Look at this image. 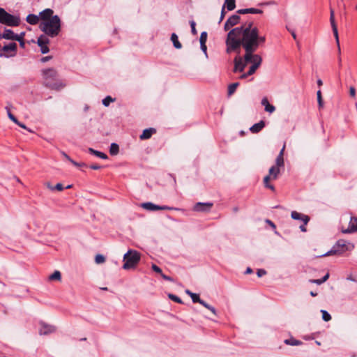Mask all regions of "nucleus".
<instances>
[{
  "mask_svg": "<svg viewBox=\"0 0 357 357\" xmlns=\"http://www.w3.org/2000/svg\"><path fill=\"white\" fill-rule=\"evenodd\" d=\"M265 42L266 36H260L258 28L253 26V22H250L232 29L228 33L226 39V51L230 53L239 50L242 46L245 52L243 57L245 63H252V65L260 66L262 58L254 52Z\"/></svg>",
  "mask_w": 357,
  "mask_h": 357,
  "instance_id": "nucleus-1",
  "label": "nucleus"
},
{
  "mask_svg": "<svg viewBox=\"0 0 357 357\" xmlns=\"http://www.w3.org/2000/svg\"><path fill=\"white\" fill-rule=\"evenodd\" d=\"M52 9L46 8L40 12V29L46 35L50 37H55L59 35L61 31V20L58 15H54Z\"/></svg>",
  "mask_w": 357,
  "mask_h": 357,
  "instance_id": "nucleus-2",
  "label": "nucleus"
},
{
  "mask_svg": "<svg viewBox=\"0 0 357 357\" xmlns=\"http://www.w3.org/2000/svg\"><path fill=\"white\" fill-rule=\"evenodd\" d=\"M45 84L46 86L54 90H60L65 86V84L57 78L58 75L56 70L48 68L43 70Z\"/></svg>",
  "mask_w": 357,
  "mask_h": 357,
  "instance_id": "nucleus-3",
  "label": "nucleus"
},
{
  "mask_svg": "<svg viewBox=\"0 0 357 357\" xmlns=\"http://www.w3.org/2000/svg\"><path fill=\"white\" fill-rule=\"evenodd\" d=\"M125 261L123 268L128 270L135 268L140 260V255L136 250H129L123 256Z\"/></svg>",
  "mask_w": 357,
  "mask_h": 357,
  "instance_id": "nucleus-4",
  "label": "nucleus"
},
{
  "mask_svg": "<svg viewBox=\"0 0 357 357\" xmlns=\"http://www.w3.org/2000/svg\"><path fill=\"white\" fill-rule=\"evenodd\" d=\"M354 245L343 239L338 240L333 246L331 250L323 255L322 256H330L333 255H340L347 250H352Z\"/></svg>",
  "mask_w": 357,
  "mask_h": 357,
  "instance_id": "nucleus-5",
  "label": "nucleus"
},
{
  "mask_svg": "<svg viewBox=\"0 0 357 357\" xmlns=\"http://www.w3.org/2000/svg\"><path fill=\"white\" fill-rule=\"evenodd\" d=\"M0 23L10 26H17L20 23V18L18 16L7 13L3 8H0Z\"/></svg>",
  "mask_w": 357,
  "mask_h": 357,
  "instance_id": "nucleus-6",
  "label": "nucleus"
},
{
  "mask_svg": "<svg viewBox=\"0 0 357 357\" xmlns=\"http://www.w3.org/2000/svg\"><path fill=\"white\" fill-rule=\"evenodd\" d=\"M17 46L15 43H10L1 46L0 45V57H13L17 54Z\"/></svg>",
  "mask_w": 357,
  "mask_h": 357,
  "instance_id": "nucleus-7",
  "label": "nucleus"
},
{
  "mask_svg": "<svg viewBox=\"0 0 357 357\" xmlns=\"http://www.w3.org/2000/svg\"><path fill=\"white\" fill-rule=\"evenodd\" d=\"M280 174V168L273 165L268 171V174L264 178V184L266 188L274 191L275 188L273 185L269 184L271 180H275L278 178Z\"/></svg>",
  "mask_w": 357,
  "mask_h": 357,
  "instance_id": "nucleus-8",
  "label": "nucleus"
},
{
  "mask_svg": "<svg viewBox=\"0 0 357 357\" xmlns=\"http://www.w3.org/2000/svg\"><path fill=\"white\" fill-rule=\"evenodd\" d=\"M330 22H331L333 32V34H334V36L335 38L337 46L338 48V52L340 53V41H339L338 31H337V24L335 23V13L333 9H331V11H330Z\"/></svg>",
  "mask_w": 357,
  "mask_h": 357,
  "instance_id": "nucleus-9",
  "label": "nucleus"
},
{
  "mask_svg": "<svg viewBox=\"0 0 357 357\" xmlns=\"http://www.w3.org/2000/svg\"><path fill=\"white\" fill-rule=\"evenodd\" d=\"M141 207L145 210L154 211L158 210H172L174 209L172 207H169L167 206H159L156 205L152 202H145L141 204Z\"/></svg>",
  "mask_w": 357,
  "mask_h": 357,
  "instance_id": "nucleus-10",
  "label": "nucleus"
},
{
  "mask_svg": "<svg viewBox=\"0 0 357 357\" xmlns=\"http://www.w3.org/2000/svg\"><path fill=\"white\" fill-rule=\"evenodd\" d=\"M50 43V40L45 36H40L37 40L38 45L40 47V52L42 54H47L49 52L50 49L47 45Z\"/></svg>",
  "mask_w": 357,
  "mask_h": 357,
  "instance_id": "nucleus-11",
  "label": "nucleus"
},
{
  "mask_svg": "<svg viewBox=\"0 0 357 357\" xmlns=\"http://www.w3.org/2000/svg\"><path fill=\"white\" fill-rule=\"evenodd\" d=\"M39 324L40 326L39 329V334L40 335H49L53 333L56 331L54 326L49 325L43 321H40Z\"/></svg>",
  "mask_w": 357,
  "mask_h": 357,
  "instance_id": "nucleus-12",
  "label": "nucleus"
},
{
  "mask_svg": "<svg viewBox=\"0 0 357 357\" xmlns=\"http://www.w3.org/2000/svg\"><path fill=\"white\" fill-rule=\"evenodd\" d=\"M213 206V203L211 202H197L193 206V211L196 212H207L209 211Z\"/></svg>",
  "mask_w": 357,
  "mask_h": 357,
  "instance_id": "nucleus-13",
  "label": "nucleus"
},
{
  "mask_svg": "<svg viewBox=\"0 0 357 357\" xmlns=\"http://www.w3.org/2000/svg\"><path fill=\"white\" fill-rule=\"evenodd\" d=\"M241 17L238 15H233L227 19L225 23L224 29L229 30L231 27L238 24L240 22Z\"/></svg>",
  "mask_w": 357,
  "mask_h": 357,
  "instance_id": "nucleus-14",
  "label": "nucleus"
},
{
  "mask_svg": "<svg viewBox=\"0 0 357 357\" xmlns=\"http://www.w3.org/2000/svg\"><path fill=\"white\" fill-rule=\"evenodd\" d=\"M234 72H242L244 70L246 64L248 63H245V61H243V58L240 56H236L234 59Z\"/></svg>",
  "mask_w": 357,
  "mask_h": 357,
  "instance_id": "nucleus-15",
  "label": "nucleus"
},
{
  "mask_svg": "<svg viewBox=\"0 0 357 357\" xmlns=\"http://www.w3.org/2000/svg\"><path fill=\"white\" fill-rule=\"evenodd\" d=\"M357 231V218L351 217L349 224V227L346 229H342V231L344 234L353 233Z\"/></svg>",
  "mask_w": 357,
  "mask_h": 357,
  "instance_id": "nucleus-16",
  "label": "nucleus"
},
{
  "mask_svg": "<svg viewBox=\"0 0 357 357\" xmlns=\"http://www.w3.org/2000/svg\"><path fill=\"white\" fill-rule=\"evenodd\" d=\"M1 38L15 40H18V34L15 33L10 29H5L4 32L0 35V39Z\"/></svg>",
  "mask_w": 357,
  "mask_h": 357,
  "instance_id": "nucleus-17",
  "label": "nucleus"
},
{
  "mask_svg": "<svg viewBox=\"0 0 357 357\" xmlns=\"http://www.w3.org/2000/svg\"><path fill=\"white\" fill-rule=\"evenodd\" d=\"M291 216L294 220H301L305 225H307L310 220V218L307 215L300 213L297 211H292Z\"/></svg>",
  "mask_w": 357,
  "mask_h": 357,
  "instance_id": "nucleus-18",
  "label": "nucleus"
},
{
  "mask_svg": "<svg viewBox=\"0 0 357 357\" xmlns=\"http://www.w3.org/2000/svg\"><path fill=\"white\" fill-rule=\"evenodd\" d=\"M10 105H8L6 107V109L7 111V114H8V118L13 121L14 122L15 124L18 125L20 127L24 128V129H26V126L20 122L17 118L10 112Z\"/></svg>",
  "mask_w": 357,
  "mask_h": 357,
  "instance_id": "nucleus-19",
  "label": "nucleus"
},
{
  "mask_svg": "<svg viewBox=\"0 0 357 357\" xmlns=\"http://www.w3.org/2000/svg\"><path fill=\"white\" fill-rule=\"evenodd\" d=\"M156 132V130L155 128H147L144 130L142 135L139 136L140 139L144 140L148 139L151 137L152 135Z\"/></svg>",
  "mask_w": 357,
  "mask_h": 357,
  "instance_id": "nucleus-20",
  "label": "nucleus"
},
{
  "mask_svg": "<svg viewBox=\"0 0 357 357\" xmlns=\"http://www.w3.org/2000/svg\"><path fill=\"white\" fill-rule=\"evenodd\" d=\"M238 14H261L263 13L262 10L250 8H244V9H239L236 11Z\"/></svg>",
  "mask_w": 357,
  "mask_h": 357,
  "instance_id": "nucleus-21",
  "label": "nucleus"
},
{
  "mask_svg": "<svg viewBox=\"0 0 357 357\" xmlns=\"http://www.w3.org/2000/svg\"><path fill=\"white\" fill-rule=\"evenodd\" d=\"M261 105L263 106H264L265 111L268 113L271 114V113L274 112L275 110V107L269 103L267 98H266V97L262 98Z\"/></svg>",
  "mask_w": 357,
  "mask_h": 357,
  "instance_id": "nucleus-22",
  "label": "nucleus"
},
{
  "mask_svg": "<svg viewBox=\"0 0 357 357\" xmlns=\"http://www.w3.org/2000/svg\"><path fill=\"white\" fill-rule=\"evenodd\" d=\"M265 126V123L264 121H260L259 122L254 124L250 127V130L252 133H258L260 132Z\"/></svg>",
  "mask_w": 357,
  "mask_h": 357,
  "instance_id": "nucleus-23",
  "label": "nucleus"
},
{
  "mask_svg": "<svg viewBox=\"0 0 357 357\" xmlns=\"http://www.w3.org/2000/svg\"><path fill=\"white\" fill-rule=\"evenodd\" d=\"M40 20V14L38 15L34 14H29L26 17V22L32 25L37 24Z\"/></svg>",
  "mask_w": 357,
  "mask_h": 357,
  "instance_id": "nucleus-24",
  "label": "nucleus"
},
{
  "mask_svg": "<svg viewBox=\"0 0 357 357\" xmlns=\"http://www.w3.org/2000/svg\"><path fill=\"white\" fill-rule=\"evenodd\" d=\"M89 152L91 153V154L95 155L96 156H97L100 158L105 159V160L107 158V155L105 153L100 152L99 151H96L92 148L89 149Z\"/></svg>",
  "mask_w": 357,
  "mask_h": 357,
  "instance_id": "nucleus-25",
  "label": "nucleus"
},
{
  "mask_svg": "<svg viewBox=\"0 0 357 357\" xmlns=\"http://www.w3.org/2000/svg\"><path fill=\"white\" fill-rule=\"evenodd\" d=\"M171 40L173 43V45L175 48L181 49L182 45L181 43L178 41V36L176 33H173L171 36Z\"/></svg>",
  "mask_w": 357,
  "mask_h": 357,
  "instance_id": "nucleus-26",
  "label": "nucleus"
},
{
  "mask_svg": "<svg viewBox=\"0 0 357 357\" xmlns=\"http://www.w3.org/2000/svg\"><path fill=\"white\" fill-rule=\"evenodd\" d=\"M329 278V273H326L321 279H312L310 280V283L317 284H321L324 282H326Z\"/></svg>",
  "mask_w": 357,
  "mask_h": 357,
  "instance_id": "nucleus-27",
  "label": "nucleus"
},
{
  "mask_svg": "<svg viewBox=\"0 0 357 357\" xmlns=\"http://www.w3.org/2000/svg\"><path fill=\"white\" fill-rule=\"evenodd\" d=\"M224 6L228 10H233L236 8L235 0H225Z\"/></svg>",
  "mask_w": 357,
  "mask_h": 357,
  "instance_id": "nucleus-28",
  "label": "nucleus"
},
{
  "mask_svg": "<svg viewBox=\"0 0 357 357\" xmlns=\"http://www.w3.org/2000/svg\"><path fill=\"white\" fill-rule=\"evenodd\" d=\"M119 145L116 143H112L110 145L109 153L112 155H115L119 153Z\"/></svg>",
  "mask_w": 357,
  "mask_h": 357,
  "instance_id": "nucleus-29",
  "label": "nucleus"
},
{
  "mask_svg": "<svg viewBox=\"0 0 357 357\" xmlns=\"http://www.w3.org/2000/svg\"><path fill=\"white\" fill-rule=\"evenodd\" d=\"M239 85L238 82H234L228 86V96H231L236 91V88Z\"/></svg>",
  "mask_w": 357,
  "mask_h": 357,
  "instance_id": "nucleus-30",
  "label": "nucleus"
},
{
  "mask_svg": "<svg viewBox=\"0 0 357 357\" xmlns=\"http://www.w3.org/2000/svg\"><path fill=\"white\" fill-rule=\"evenodd\" d=\"M284 343L288 345L291 346H298L302 344V342L299 340L291 338V339H287L284 340Z\"/></svg>",
  "mask_w": 357,
  "mask_h": 357,
  "instance_id": "nucleus-31",
  "label": "nucleus"
},
{
  "mask_svg": "<svg viewBox=\"0 0 357 357\" xmlns=\"http://www.w3.org/2000/svg\"><path fill=\"white\" fill-rule=\"evenodd\" d=\"M61 275L60 271H55L52 275L49 276L50 280H61Z\"/></svg>",
  "mask_w": 357,
  "mask_h": 357,
  "instance_id": "nucleus-32",
  "label": "nucleus"
},
{
  "mask_svg": "<svg viewBox=\"0 0 357 357\" xmlns=\"http://www.w3.org/2000/svg\"><path fill=\"white\" fill-rule=\"evenodd\" d=\"M284 158L283 156H281L280 155H278L277 158H276V160H275V165L276 167H278V168H280V167H283L284 166Z\"/></svg>",
  "mask_w": 357,
  "mask_h": 357,
  "instance_id": "nucleus-33",
  "label": "nucleus"
},
{
  "mask_svg": "<svg viewBox=\"0 0 357 357\" xmlns=\"http://www.w3.org/2000/svg\"><path fill=\"white\" fill-rule=\"evenodd\" d=\"M317 102H318L319 107V108L323 107L324 102H323V100H322L321 92L320 90H319L317 92Z\"/></svg>",
  "mask_w": 357,
  "mask_h": 357,
  "instance_id": "nucleus-34",
  "label": "nucleus"
},
{
  "mask_svg": "<svg viewBox=\"0 0 357 357\" xmlns=\"http://www.w3.org/2000/svg\"><path fill=\"white\" fill-rule=\"evenodd\" d=\"M24 34L25 33L24 32H22L20 35H18V40H16L17 41H18L20 43V45L22 48H24L25 46V43L24 40Z\"/></svg>",
  "mask_w": 357,
  "mask_h": 357,
  "instance_id": "nucleus-35",
  "label": "nucleus"
},
{
  "mask_svg": "<svg viewBox=\"0 0 357 357\" xmlns=\"http://www.w3.org/2000/svg\"><path fill=\"white\" fill-rule=\"evenodd\" d=\"M95 261L96 264H102L105 261V258L103 255L98 254L95 257Z\"/></svg>",
  "mask_w": 357,
  "mask_h": 357,
  "instance_id": "nucleus-36",
  "label": "nucleus"
},
{
  "mask_svg": "<svg viewBox=\"0 0 357 357\" xmlns=\"http://www.w3.org/2000/svg\"><path fill=\"white\" fill-rule=\"evenodd\" d=\"M114 101V99H113L112 97L110 96H107L106 98H105L103 100H102V104L103 105H105V107H108L109 105V104L112 102Z\"/></svg>",
  "mask_w": 357,
  "mask_h": 357,
  "instance_id": "nucleus-37",
  "label": "nucleus"
},
{
  "mask_svg": "<svg viewBox=\"0 0 357 357\" xmlns=\"http://www.w3.org/2000/svg\"><path fill=\"white\" fill-rule=\"evenodd\" d=\"M321 312L322 313V319L325 321H328L331 319V316L327 311L322 310Z\"/></svg>",
  "mask_w": 357,
  "mask_h": 357,
  "instance_id": "nucleus-38",
  "label": "nucleus"
},
{
  "mask_svg": "<svg viewBox=\"0 0 357 357\" xmlns=\"http://www.w3.org/2000/svg\"><path fill=\"white\" fill-rule=\"evenodd\" d=\"M169 298L172 300V301H174L178 303H182V301L181 299L178 297L177 296L174 295V294H169Z\"/></svg>",
  "mask_w": 357,
  "mask_h": 357,
  "instance_id": "nucleus-39",
  "label": "nucleus"
},
{
  "mask_svg": "<svg viewBox=\"0 0 357 357\" xmlns=\"http://www.w3.org/2000/svg\"><path fill=\"white\" fill-rule=\"evenodd\" d=\"M206 40H207V33L206 31H204L200 35V38H199L200 43H206Z\"/></svg>",
  "mask_w": 357,
  "mask_h": 357,
  "instance_id": "nucleus-40",
  "label": "nucleus"
},
{
  "mask_svg": "<svg viewBox=\"0 0 357 357\" xmlns=\"http://www.w3.org/2000/svg\"><path fill=\"white\" fill-rule=\"evenodd\" d=\"M259 67V66H258L252 65L250 67L249 70L247 72V75H253Z\"/></svg>",
  "mask_w": 357,
  "mask_h": 357,
  "instance_id": "nucleus-41",
  "label": "nucleus"
},
{
  "mask_svg": "<svg viewBox=\"0 0 357 357\" xmlns=\"http://www.w3.org/2000/svg\"><path fill=\"white\" fill-rule=\"evenodd\" d=\"M190 297L193 303H199L201 300L199 296L195 293L192 294Z\"/></svg>",
  "mask_w": 357,
  "mask_h": 357,
  "instance_id": "nucleus-42",
  "label": "nucleus"
},
{
  "mask_svg": "<svg viewBox=\"0 0 357 357\" xmlns=\"http://www.w3.org/2000/svg\"><path fill=\"white\" fill-rule=\"evenodd\" d=\"M190 26H191V31H192V33L193 35H196L197 34V31H196V29H195V22L192 20L190 22Z\"/></svg>",
  "mask_w": 357,
  "mask_h": 357,
  "instance_id": "nucleus-43",
  "label": "nucleus"
},
{
  "mask_svg": "<svg viewBox=\"0 0 357 357\" xmlns=\"http://www.w3.org/2000/svg\"><path fill=\"white\" fill-rule=\"evenodd\" d=\"M152 269L158 273H160V274L162 273V269L159 266H156L155 264L152 265Z\"/></svg>",
  "mask_w": 357,
  "mask_h": 357,
  "instance_id": "nucleus-44",
  "label": "nucleus"
},
{
  "mask_svg": "<svg viewBox=\"0 0 357 357\" xmlns=\"http://www.w3.org/2000/svg\"><path fill=\"white\" fill-rule=\"evenodd\" d=\"M225 6H223L222 8V10H221V14H220V17L219 23L222 21V20L224 19V17L225 16Z\"/></svg>",
  "mask_w": 357,
  "mask_h": 357,
  "instance_id": "nucleus-45",
  "label": "nucleus"
},
{
  "mask_svg": "<svg viewBox=\"0 0 357 357\" xmlns=\"http://www.w3.org/2000/svg\"><path fill=\"white\" fill-rule=\"evenodd\" d=\"M258 277H262L263 275H265L266 274V271L264 269H259L257 272Z\"/></svg>",
  "mask_w": 357,
  "mask_h": 357,
  "instance_id": "nucleus-46",
  "label": "nucleus"
},
{
  "mask_svg": "<svg viewBox=\"0 0 357 357\" xmlns=\"http://www.w3.org/2000/svg\"><path fill=\"white\" fill-rule=\"evenodd\" d=\"M54 190L62 191L63 190V186L61 183H57L55 186H54Z\"/></svg>",
  "mask_w": 357,
  "mask_h": 357,
  "instance_id": "nucleus-47",
  "label": "nucleus"
},
{
  "mask_svg": "<svg viewBox=\"0 0 357 357\" xmlns=\"http://www.w3.org/2000/svg\"><path fill=\"white\" fill-rule=\"evenodd\" d=\"M70 162L76 167H86V166L85 163H78L73 160H72V161Z\"/></svg>",
  "mask_w": 357,
  "mask_h": 357,
  "instance_id": "nucleus-48",
  "label": "nucleus"
},
{
  "mask_svg": "<svg viewBox=\"0 0 357 357\" xmlns=\"http://www.w3.org/2000/svg\"><path fill=\"white\" fill-rule=\"evenodd\" d=\"M349 94L351 97H355L356 96V89L354 86H350L349 88Z\"/></svg>",
  "mask_w": 357,
  "mask_h": 357,
  "instance_id": "nucleus-49",
  "label": "nucleus"
},
{
  "mask_svg": "<svg viewBox=\"0 0 357 357\" xmlns=\"http://www.w3.org/2000/svg\"><path fill=\"white\" fill-rule=\"evenodd\" d=\"M50 59H52V56H44L41 59V61L43 63H45V62H47L48 61H50Z\"/></svg>",
  "mask_w": 357,
  "mask_h": 357,
  "instance_id": "nucleus-50",
  "label": "nucleus"
},
{
  "mask_svg": "<svg viewBox=\"0 0 357 357\" xmlns=\"http://www.w3.org/2000/svg\"><path fill=\"white\" fill-rule=\"evenodd\" d=\"M200 46H201V49H202V50L205 54H206V50H207V47H206V43H200Z\"/></svg>",
  "mask_w": 357,
  "mask_h": 357,
  "instance_id": "nucleus-51",
  "label": "nucleus"
},
{
  "mask_svg": "<svg viewBox=\"0 0 357 357\" xmlns=\"http://www.w3.org/2000/svg\"><path fill=\"white\" fill-rule=\"evenodd\" d=\"M161 276L162 278L165 280H167V281H172V278H170L169 276H167L165 274H163L162 273H161Z\"/></svg>",
  "mask_w": 357,
  "mask_h": 357,
  "instance_id": "nucleus-52",
  "label": "nucleus"
},
{
  "mask_svg": "<svg viewBox=\"0 0 357 357\" xmlns=\"http://www.w3.org/2000/svg\"><path fill=\"white\" fill-rule=\"evenodd\" d=\"M207 309H208L213 314L216 315V310L214 307L209 305Z\"/></svg>",
  "mask_w": 357,
  "mask_h": 357,
  "instance_id": "nucleus-53",
  "label": "nucleus"
},
{
  "mask_svg": "<svg viewBox=\"0 0 357 357\" xmlns=\"http://www.w3.org/2000/svg\"><path fill=\"white\" fill-rule=\"evenodd\" d=\"M90 168L92 169H94V170H97V169H100L101 168V167L98 165H91L90 166Z\"/></svg>",
  "mask_w": 357,
  "mask_h": 357,
  "instance_id": "nucleus-54",
  "label": "nucleus"
},
{
  "mask_svg": "<svg viewBox=\"0 0 357 357\" xmlns=\"http://www.w3.org/2000/svg\"><path fill=\"white\" fill-rule=\"evenodd\" d=\"M199 303H200L202 305H203L204 307H205L206 308L208 307V304L207 303H206L203 300H200V301L199 302Z\"/></svg>",
  "mask_w": 357,
  "mask_h": 357,
  "instance_id": "nucleus-55",
  "label": "nucleus"
},
{
  "mask_svg": "<svg viewBox=\"0 0 357 357\" xmlns=\"http://www.w3.org/2000/svg\"><path fill=\"white\" fill-rule=\"evenodd\" d=\"M62 155L64 156V158L68 160L69 162L72 161V158H70L65 152H62Z\"/></svg>",
  "mask_w": 357,
  "mask_h": 357,
  "instance_id": "nucleus-56",
  "label": "nucleus"
},
{
  "mask_svg": "<svg viewBox=\"0 0 357 357\" xmlns=\"http://www.w3.org/2000/svg\"><path fill=\"white\" fill-rule=\"evenodd\" d=\"M45 185L50 190H54V186H52L50 183H46Z\"/></svg>",
  "mask_w": 357,
  "mask_h": 357,
  "instance_id": "nucleus-57",
  "label": "nucleus"
},
{
  "mask_svg": "<svg viewBox=\"0 0 357 357\" xmlns=\"http://www.w3.org/2000/svg\"><path fill=\"white\" fill-rule=\"evenodd\" d=\"M284 149H285V144L283 146L282 149H281V151H280V153L278 154V155H280L281 156H283L284 155Z\"/></svg>",
  "mask_w": 357,
  "mask_h": 357,
  "instance_id": "nucleus-58",
  "label": "nucleus"
},
{
  "mask_svg": "<svg viewBox=\"0 0 357 357\" xmlns=\"http://www.w3.org/2000/svg\"><path fill=\"white\" fill-rule=\"evenodd\" d=\"M266 222L270 225V226H271L273 228H275V225L272 221L268 220H266Z\"/></svg>",
  "mask_w": 357,
  "mask_h": 357,
  "instance_id": "nucleus-59",
  "label": "nucleus"
},
{
  "mask_svg": "<svg viewBox=\"0 0 357 357\" xmlns=\"http://www.w3.org/2000/svg\"><path fill=\"white\" fill-rule=\"evenodd\" d=\"M300 229L302 231H306V227H305V225L304 224L303 225H301L300 226Z\"/></svg>",
  "mask_w": 357,
  "mask_h": 357,
  "instance_id": "nucleus-60",
  "label": "nucleus"
},
{
  "mask_svg": "<svg viewBox=\"0 0 357 357\" xmlns=\"http://www.w3.org/2000/svg\"><path fill=\"white\" fill-rule=\"evenodd\" d=\"M248 76H250V75H247V73H244L240 76V79H245Z\"/></svg>",
  "mask_w": 357,
  "mask_h": 357,
  "instance_id": "nucleus-61",
  "label": "nucleus"
},
{
  "mask_svg": "<svg viewBox=\"0 0 357 357\" xmlns=\"http://www.w3.org/2000/svg\"><path fill=\"white\" fill-rule=\"evenodd\" d=\"M252 272V268H250V267L247 268L246 271H245V273L248 274V273H251Z\"/></svg>",
  "mask_w": 357,
  "mask_h": 357,
  "instance_id": "nucleus-62",
  "label": "nucleus"
},
{
  "mask_svg": "<svg viewBox=\"0 0 357 357\" xmlns=\"http://www.w3.org/2000/svg\"><path fill=\"white\" fill-rule=\"evenodd\" d=\"M185 293L189 295L190 296H191L192 294H193L192 292H191L190 290L187 289L185 290Z\"/></svg>",
  "mask_w": 357,
  "mask_h": 357,
  "instance_id": "nucleus-63",
  "label": "nucleus"
},
{
  "mask_svg": "<svg viewBox=\"0 0 357 357\" xmlns=\"http://www.w3.org/2000/svg\"><path fill=\"white\" fill-rule=\"evenodd\" d=\"M317 84H318L319 86H321V85L323 84L322 81H321V79H318V80H317Z\"/></svg>",
  "mask_w": 357,
  "mask_h": 357,
  "instance_id": "nucleus-64",
  "label": "nucleus"
}]
</instances>
